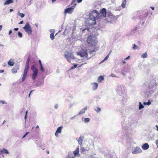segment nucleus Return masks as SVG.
<instances>
[{"mask_svg":"<svg viewBox=\"0 0 158 158\" xmlns=\"http://www.w3.org/2000/svg\"><path fill=\"white\" fill-rule=\"evenodd\" d=\"M99 13L96 10H93L89 14V23L94 25L96 23V20L99 18Z\"/></svg>","mask_w":158,"mask_h":158,"instance_id":"f257e3e1","label":"nucleus"},{"mask_svg":"<svg viewBox=\"0 0 158 158\" xmlns=\"http://www.w3.org/2000/svg\"><path fill=\"white\" fill-rule=\"evenodd\" d=\"M156 84H154L153 85L151 84L150 85L149 87H148L147 86L144 87V89H142L143 91L141 92V93L142 92L144 93L143 96L145 97H149L152 93H154L156 88Z\"/></svg>","mask_w":158,"mask_h":158,"instance_id":"f03ea898","label":"nucleus"},{"mask_svg":"<svg viewBox=\"0 0 158 158\" xmlns=\"http://www.w3.org/2000/svg\"><path fill=\"white\" fill-rule=\"evenodd\" d=\"M116 92L118 95L121 98H125L127 93V90L125 86L123 84L118 85L116 88Z\"/></svg>","mask_w":158,"mask_h":158,"instance_id":"7ed1b4c3","label":"nucleus"},{"mask_svg":"<svg viewBox=\"0 0 158 158\" xmlns=\"http://www.w3.org/2000/svg\"><path fill=\"white\" fill-rule=\"evenodd\" d=\"M97 49H95L90 51L88 54L86 50H81L79 52H77V54L85 58L87 60L89 59L93 55V52L96 51Z\"/></svg>","mask_w":158,"mask_h":158,"instance_id":"20e7f679","label":"nucleus"},{"mask_svg":"<svg viewBox=\"0 0 158 158\" xmlns=\"http://www.w3.org/2000/svg\"><path fill=\"white\" fill-rule=\"evenodd\" d=\"M87 42L89 44L92 45H96L97 43L96 38L94 37L89 36L87 39Z\"/></svg>","mask_w":158,"mask_h":158,"instance_id":"39448f33","label":"nucleus"},{"mask_svg":"<svg viewBox=\"0 0 158 158\" xmlns=\"http://www.w3.org/2000/svg\"><path fill=\"white\" fill-rule=\"evenodd\" d=\"M64 56L69 62H70L71 60L74 59V55L72 54L71 52H66Z\"/></svg>","mask_w":158,"mask_h":158,"instance_id":"423d86ee","label":"nucleus"},{"mask_svg":"<svg viewBox=\"0 0 158 158\" xmlns=\"http://www.w3.org/2000/svg\"><path fill=\"white\" fill-rule=\"evenodd\" d=\"M23 28L25 30V31L28 35H29L31 34L32 32V28L29 23H27L24 27H23Z\"/></svg>","mask_w":158,"mask_h":158,"instance_id":"0eeeda50","label":"nucleus"},{"mask_svg":"<svg viewBox=\"0 0 158 158\" xmlns=\"http://www.w3.org/2000/svg\"><path fill=\"white\" fill-rule=\"evenodd\" d=\"M131 70V67L129 66H126L124 67H123L121 69V73L124 75L125 73H128Z\"/></svg>","mask_w":158,"mask_h":158,"instance_id":"6e6552de","label":"nucleus"},{"mask_svg":"<svg viewBox=\"0 0 158 158\" xmlns=\"http://www.w3.org/2000/svg\"><path fill=\"white\" fill-rule=\"evenodd\" d=\"M76 5V3H74L73 6L66 9L64 10L65 13H72L73 12V10Z\"/></svg>","mask_w":158,"mask_h":158,"instance_id":"1a4fd4ad","label":"nucleus"},{"mask_svg":"<svg viewBox=\"0 0 158 158\" xmlns=\"http://www.w3.org/2000/svg\"><path fill=\"white\" fill-rule=\"evenodd\" d=\"M131 35H136L139 34L138 27H137L133 28L131 32Z\"/></svg>","mask_w":158,"mask_h":158,"instance_id":"9d476101","label":"nucleus"},{"mask_svg":"<svg viewBox=\"0 0 158 158\" xmlns=\"http://www.w3.org/2000/svg\"><path fill=\"white\" fill-rule=\"evenodd\" d=\"M141 149L139 147H136L132 149V153L133 154H136L140 153L142 152Z\"/></svg>","mask_w":158,"mask_h":158,"instance_id":"9b49d317","label":"nucleus"},{"mask_svg":"<svg viewBox=\"0 0 158 158\" xmlns=\"http://www.w3.org/2000/svg\"><path fill=\"white\" fill-rule=\"evenodd\" d=\"M106 9L105 8H103L101 10V14L103 17H105L106 16Z\"/></svg>","mask_w":158,"mask_h":158,"instance_id":"f8f14e48","label":"nucleus"},{"mask_svg":"<svg viewBox=\"0 0 158 158\" xmlns=\"http://www.w3.org/2000/svg\"><path fill=\"white\" fill-rule=\"evenodd\" d=\"M149 147V145L148 143H144L142 146V148L144 150L148 149Z\"/></svg>","mask_w":158,"mask_h":158,"instance_id":"ddd939ff","label":"nucleus"},{"mask_svg":"<svg viewBox=\"0 0 158 158\" xmlns=\"http://www.w3.org/2000/svg\"><path fill=\"white\" fill-rule=\"evenodd\" d=\"M87 110V107H85L84 109H82L79 112V113L77 114V115H80L81 114H83L85 112V110Z\"/></svg>","mask_w":158,"mask_h":158,"instance_id":"4468645a","label":"nucleus"},{"mask_svg":"<svg viewBox=\"0 0 158 158\" xmlns=\"http://www.w3.org/2000/svg\"><path fill=\"white\" fill-rule=\"evenodd\" d=\"M84 139V137L83 136H81L79 138V139L78 140H77V141L78 142L79 144L80 145H81L82 143V142Z\"/></svg>","mask_w":158,"mask_h":158,"instance_id":"2eb2a0df","label":"nucleus"},{"mask_svg":"<svg viewBox=\"0 0 158 158\" xmlns=\"http://www.w3.org/2000/svg\"><path fill=\"white\" fill-rule=\"evenodd\" d=\"M14 64V60L12 59L10 60L8 62V64L11 66H13Z\"/></svg>","mask_w":158,"mask_h":158,"instance_id":"dca6fc26","label":"nucleus"},{"mask_svg":"<svg viewBox=\"0 0 158 158\" xmlns=\"http://www.w3.org/2000/svg\"><path fill=\"white\" fill-rule=\"evenodd\" d=\"M14 2V1L13 0H7L4 3V5L10 4L11 3H12Z\"/></svg>","mask_w":158,"mask_h":158,"instance_id":"f3484780","label":"nucleus"},{"mask_svg":"<svg viewBox=\"0 0 158 158\" xmlns=\"http://www.w3.org/2000/svg\"><path fill=\"white\" fill-rule=\"evenodd\" d=\"M107 19L108 20V22L111 23L113 20L114 19L113 16L110 15L109 17L107 16Z\"/></svg>","mask_w":158,"mask_h":158,"instance_id":"a211bd4d","label":"nucleus"},{"mask_svg":"<svg viewBox=\"0 0 158 158\" xmlns=\"http://www.w3.org/2000/svg\"><path fill=\"white\" fill-rule=\"evenodd\" d=\"M19 67H15L11 70L12 72L13 73H17V71Z\"/></svg>","mask_w":158,"mask_h":158,"instance_id":"6ab92c4d","label":"nucleus"},{"mask_svg":"<svg viewBox=\"0 0 158 158\" xmlns=\"http://www.w3.org/2000/svg\"><path fill=\"white\" fill-rule=\"evenodd\" d=\"M104 79V78L103 76H99L98 78V82H101L102 81H103Z\"/></svg>","mask_w":158,"mask_h":158,"instance_id":"aec40b11","label":"nucleus"},{"mask_svg":"<svg viewBox=\"0 0 158 158\" xmlns=\"http://www.w3.org/2000/svg\"><path fill=\"white\" fill-rule=\"evenodd\" d=\"M98 84L97 83H93V89L94 90L96 89L98 87Z\"/></svg>","mask_w":158,"mask_h":158,"instance_id":"412c9836","label":"nucleus"},{"mask_svg":"<svg viewBox=\"0 0 158 158\" xmlns=\"http://www.w3.org/2000/svg\"><path fill=\"white\" fill-rule=\"evenodd\" d=\"M79 148L78 147L76 151L73 152V153L75 156H77L78 154H79Z\"/></svg>","mask_w":158,"mask_h":158,"instance_id":"4be33fe9","label":"nucleus"},{"mask_svg":"<svg viewBox=\"0 0 158 158\" xmlns=\"http://www.w3.org/2000/svg\"><path fill=\"white\" fill-rule=\"evenodd\" d=\"M126 0H124L123 2L121 4V6L123 8H124L126 7Z\"/></svg>","mask_w":158,"mask_h":158,"instance_id":"5701e85b","label":"nucleus"},{"mask_svg":"<svg viewBox=\"0 0 158 158\" xmlns=\"http://www.w3.org/2000/svg\"><path fill=\"white\" fill-rule=\"evenodd\" d=\"M29 67H25V68L24 70V73H23V75H27L28 70Z\"/></svg>","mask_w":158,"mask_h":158,"instance_id":"b1692460","label":"nucleus"},{"mask_svg":"<svg viewBox=\"0 0 158 158\" xmlns=\"http://www.w3.org/2000/svg\"><path fill=\"white\" fill-rule=\"evenodd\" d=\"M1 152L2 153H5V154H9V152L8 151V150L6 149H2V150L1 151Z\"/></svg>","mask_w":158,"mask_h":158,"instance_id":"393cba45","label":"nucleus"},{"mask_svg":"<svg viewBox=\"0 0 158 158\" xmlns=\"http://www.w3.org/2000/svg\"><path fill=\"white\" fill-rule=\"evenodd\" d=\"M62 127L61 126V127H58L56 131V132H57L58 133H61V130H62Z\"/></svg>","mask_w":158,"mask_h":158,"instance_id":"a878e982","label":"nucleus"},{"mask_svg":"<svg viewBox=\"0 0 158 158\" xmlns=\"http://www.w3.org/2000/svg\"><path fill=\"white\" fill-rule=\"evenodd\" d=\"M30 60V57H28L27 59V61L26 63V67H29V63Z\"/></svg>","mask_w":158,"mask_h":158,"instance_id":"bb28decb","label":"nucleus"},{"mask_svg":"<svg viewBox=\"0 0 158 158\" xmlns=\"http://www.w3.org/2000/svg\"><path fill=\"white\" fill-rule=\"evenodd\" d=\"M148 57V55L146 52L144 53L141 55V57L145 58Z\"/></svg>","mask_w":158,"mask_h":158,"instance_id":"cd10ccee","label":"nucleus"},{"mask_svg":"<svg viewBox=\"0 0 158 158\" xmlns=\"http://www.w3.org/2000/svg\"><path fill=\"white\" fill-rule=\"evenodd\" d=\"M111 53V51L110 52V53H109V54L107 55L105 57V58L103 60L102 62H101V63H102L104 61H105L106 60H107V59L108 58H109V54Z\"/></svg>","mask_w":158,"mask_h":158,"instance_id":"c85d7f7f","label":"nucleus"},{"mask_svg":"<svg viewBox=\"0 0 158 158\" xmlns=\"http://www.w3.org/2000/svg\"><path fill=\"white\" fill-rule=\"evenodd\" d=\"M144 107L143 105L141 103V102H139V110H141Z\"/></svg>","mask_w":158,"mask_h":158,"instance_id":"c756f323","label":"nucleus"},{"mask_svg":"<svg viewBox=\"0 0 158 158\" xmlns=\"http://www.w3.org/2000/svg\"><path fill=\"white\" fill-rule=\"evenodd\" d=\"M133 48L134 50L139 49V47L138 46H136L135 44L133 45Z\"/></svg>","mask_w":158,"mask_h":158,"instance_id":"7c9ffc66","label":"nucleus"},{"mask_svg":"<svg viewBox=\"0 0 158 158\" xmlns=\"http://www.w3.org/2000/svg\"><path fill=\"white\" fill-rule=\"evenodd\" d=\"M50 39L52 40H53L54 39V34L53 33H51L50 34Z\"/></svg>","mask_w":158,"mask_h":158,"instance_id":"2f4dec72","label":"nucleus"},{"mask_svg":"<svg viewBox=\"0 0 158 158\" xmlns=\"http://www.w3.org/2000/svg\"><path fill=\"white\" fill-rule=\"evenodd\" d=\"M31 68L33 71H35V70H38L34 65H32Z\"/></svg>","mask_w":158,"mask_h":158,"instance_id":"473e14b6","label":"nucleus"},{"mask_svg":"<svg viewBox=\"0 0 158 158\" xmlns=\"http://www.w3.org/2000/svg\"><path fill=\"white\" fill-rule=\"evenodd\" d=\"M95 110L97 112L99 113V112L101 110V109L99 107H97L96 108V109H95Z\"/></svg>","mask_w":158,"mask_h":158,"instance_id":"72a5a7b5","label":"nucleus"},{"mask_svg":"<svg viewBox=\"0 0 158 158\" xmlns=\"http://www.w3.org/2000/svg\"><path fill=\"white\" fill-rule=\"evenodd\" d=\"M43 85H44V81H41L39 82L38 86H40V87L42 86Z\"/></svg>","mask_w":158,"mask_h":158,"instance_id":"f704fd0d","label":"nucleus"},{"mask_svg":"<svg viewBox=\"0 0 158 158\" xmlns=\"http://www.w3.org/2000/svg\"><path fill=\"white\" fill-rule=\"evenodd\" d=\"M151 104V102L150 101V100H149L147 102H143V104H144V105H149Z\"/></svg>","mask_w":158,"mask_h":158,"instance_id":"c9c22d12","label":"nucleus"},{"mask_svg":"<svg viewBox=\"0 0 158 158\" xmlns=\"http://www.w3.org/2000/svg\"><path fill=\"white\" fill-rule=\"evenodd\" d=\"M40 70L42 72H44V69L43 66V65L40 66Z\"/></svg>","mask_w":158,"mask_h":158,"instance_id":"e433bc0d","label":"nucleus"},{"mask_svg":"<svg viewBox=\"0 0 158 158\" xmlns=\"http://www.w3.org/2000/svg\"><path fill=\"white\" fill-rule=\"evenodd\" d=\"M18 36H19V37L20 38H21L23 36V35H22V33L21 32H19V31L18 32Z\"/></svg>","mask_w":158,"mask_h":158,"instance_id":"4c0bfd02","label":"nucleus"},{"mask_svg":"<svg viewBox=\"0 0 158 158\" xmlns=\"http://www.w3.org/2000/svg\"><path fill=\"white\" fill-rule=\"evenodd\" d=\"M19 15L21 17V18H23L25 16V15L24 14L22 13H20L19 12H18Z\"/></svg>","mask_w":158,"mask_h":158,"instance_id":"58836bf2","label":"nucleus"},{"mask_svg":"<svg viewBox=\"0 0 158 158\" xmlns=\"http://www.w3.org/2000/svg\"><path fill=\"white\" fill-rule=\"evenodd\" d=\"M89 118H86L84 119V122L85 123H87L89 122Z\"/></svg>","mask_w":158,"mask_h":158,"instance_id":"ea45409f","label":"nucleus"},{"mask_svg":"<svg viewBox=\"0 0 158 158\" xmlns=\"http://www.w3.org/2000/svg\"><path fill=\"white\" fill-rule=\"evenodd\" d=\"M33 72V74L34 75H37L38 74V70H35V71H34Z\"/></svg>","mask_w":158,"mask_h":158,"instance_id":"a19ab883","label":"nucleus"},{"mask_svg":"<svg viewBox=\"0 0 158 158\" xmlns=\"http://www.w3.org/2000/svg\"><path fill=\"white\" fill-rule=\"evenodd\" d=\"M37 76V75H34V74H32V79L33 80H35V79L36 78V76Z\"/></svg>","mask_w":158,"mask_h":158,"instance_id":"79ce46f5","label":"nucleus"},{"mask_svg":"<svg viewBox=\"0 0 158 158\" xmlns=\"http://www.w3.org/2000/svg\"><path fill=\"white\" fill-rule=\"evenodd\" d=\"M26 76L27 75H24L23 74V77L22 78V81H24V80H25V78H26Z\"/></svg>","mask_w":158,"mask_h":158,"instance_id":"37998d69","label":"nucleus"},{"mask_svg":"<svg viewBox=\"0 0 158 158\" xmlns=\"http://www.w3.org/2000/svg\"><path fill=\"white\" fill-rule=\"evenodd\" d=\"M49 31L51 33L54 34L55 30L53 29H51L49 30Z\"/></svg>","mask_w":158,"mask_h":158,"instance_id":"c03bdc74","label":"nucleus"},{"mask_svg":"<svg viewBox=\"0 0 158 158\" xmlns=\"http://www.w3.org/2000/svg\"><path fill=\"white\" fill-rule=\"evenodd\" d=\"M28 133H29L28 132H26L25 133V134L23 136L22 138H25L28 134Z\"/></svg>","mask_w":158,"mask_h":158,"instance_id":"a18cd8bd","label":"nucleus"},{"mask_svg":"<svg viewBox=\"0 0 158 158\" xmlns=\"http://www.w3.org/2000/svg\"><path fill=\"white\" fill-rule=\"evenodd\" d=\"M39 64H40V66H41V65H42V64L41 63V60H39Z\"/></svg>","mask_w":158,"mask_h":158,"instance_id":"49530a36","label":"nucleus"},{"mask_svg":"<svg viewBox=\"0 0 158 158\" xmlns=\"http://www.w3.org/2000/svg\"><path fill=\"white\" fill-rule=\"evenodd\" d=\"M110 76L112 77H116V76L113 74L112 73L110 75Z\"/></svg>","mask_w":158,"mask_h":158,"instance_id":"de8ad7c7","label":"nucleus"},{"mask_svg":"<svg viewBox=\"0 0 158 158\" xmlns=\"http://www.w3.org/2000/svg\"><path fill=\"white\" fill-rule=\"evenodd\" d=\"M2 66L5 67L6 66V63H4L2 64Z\"/></svg>","mask_w":158,"mask_h":158,"instance_id":"09e8293b","label":"nucleus"},{"mask_svg":"<svg viewBox=\"0 0 158 158\" xmlns=\"http://www.w3.org/2000/svg\"><path fill=\"white\" fill-rule=\"evenodd\" d=\"M12 30H10L9 31V35H10L12 33Z\"/></svg>","mask_w":158,"mask_h":158,"instance_id":"8fccbe9b","label":"nucleus"},{"mask_svg":"<svg viewBox=\"0 0 158 158\" xmlns=\"http://www.w3.org/2000/svg\"><path fill=\"white\" fill-rule=\"evenodd\" d=\"M76 115H75V116H73V117H72L70 118V119L71 120H73V119H74V118H75V117H76Z\"/></svg>","mask_w":158,"mask_h":158,"instance_id":"3c124183","label":"nucleus"},{"mask_svg":"<svg viewBox=\"0 0 158 158\" xmlns=\"http://www.w3.org/2000/svg\"><path fill=\"white\" fill-rule=\"evenodd\" d=\"M58 107V105L57 104H56V105L55 106H54V107L55 109H57V108Z\"/></svg>","mask_w":158,"mask_h":158,"instance_id":"603ef678","label":"nucleus"},{"mask_svg":"<svg viewBox=\"0 0 158 158\" xmlns=\"http://www.w3.org/2000/svg\"><path fill=\"white\" fill-rule=\"evenodd\" d=\"M76 1V0H73L72 1V2H71V4L72 5Z\"/></svg>","mask_w":158,"mask_h":158,"instance_id":"864d4df0","label":"nucleus"},{"mask_svg":"<svg viewBox=\"0 0 158 158\" xmlns=\"http://www.w3.org/2000/svg\"><path fill=\"white\" fill-rule=\"evenodd\" d=\"M0 103H2V104L5 103V102L3 101H0Z\"/></svg>","mask_w":158,"mask_h":158,"instance_id":"5fc2aeb1","label":"nucleus"},{"mask_svg":"<svg viewBox=\"0 0 158 158\" xmlns=\"http://www.w3.org/2000/svg\"><path fill=\"white\" fill-rule=\"evenodd\" d=\"M156 144L157 146L158 147V139L156 141Z\"/></svg>","mask_w":158,"mask_h":158,"instance_id":"6e6d98bb","label":"nucleus"},{"mask_svg":"<svg viewBox=\"0 0 158 158\" xmlns=\"http://www.w3.org/2000/svg\"><path fill=\"white\" fill-rule=\"evenodd\" d=\"M77 64H75L73 65V68H76L77 67Z\"/></svg>","mask_w":158,"mask_h":158,"instance_id":"4d7b16f0","label":"nucleus"},{"mask_svg":"<svg viewBox=\"0 0 158 158\" xmlns=\"http://www.w3.org/2000/svg\"><path fill=\"white\" fill-rule=\"evenodd\" d=\"M4 72V70H0V73H2Z\"/></svg>","mask_w":158,"mask_h":158,"instance_id":"13d9d810","label":"nucleus"},{"mask_svg":"<svg viewBox=\"0 0 158 158\" xmlns=\"http://www.w3.org/2000/svg\"><path fill=\"white\" fill-rule=\"evenodd\" d=\"M82 0H77V2L78 3H80L82 1Z\"/></svg>","mask_w":158,"mask_h":158,"instance_id":"bf43d9fd","label":"nucleus"},{"mask_svg":"<svg viewBox=\"0 0 158 158\" xmlns=\"http://www.w3.org/2000/svg\"><path fill=\"white\" fill-rule=\"evenodd\" d=\"M23 21H20L19 23V24H22L23 23Z\"/></svg>","mask_w":158,"mask_h":158,"instance_id":"052dcab7","label":"nucleus"},{"mask_svg":"<svg viewBox=\"0 0 158 158\" xmlns=\"http://www.w3.org/2000/svg\"><path fill=\"white\" fill-rule=\"evenodd\" d=\"M18 30H19L18 28H15L14 29V30H15V31H17Z\"/></svg>","mask_w":158,"mask_h":158,"instance_id":"680f3d73","label":"nucleus"},{"mask_svg":"<svg viewBox=\"0 0 158 158\" xmlns=\"http://www.w3.org/2000/svg\"><path fill=\"white\" fill-rule=\"evenodd\" d=\"M27 118V115H26V114H25V115L24 116V119H25V121H26ZM25 123H26V121L25 122Z\"/></svg>","mask_w":158,"mask_h":158,"instance_id":"e2e57ef3","label":"nucleus"},{"mask_svg":"<svg viewBox=\"0 0 158 158\" xmlns=\"http://www.w3.org/2000/svg\"><path fill=\"white\" fill-rule=\"evenodd\" d=\"M57 133V132H56H56H55V136H58V133Z\"/></svg>","mask_w":158,"mask_h":158,"instance_id":"0e129e2a","label":"nucleus"},{"mask_svg":"<svg viewBox=\"0 0 158 158\" xmlns=\"http://www.w3.org/2000/svg\"><path fill=\"white\" fill-rule=\"evenodd\" d=\"M82 150L83 151H85L86 150V149L85 148H82Z\"/></svg>","mask_w":158,"mask_h":158,"instance_id":"69168bd1","label":"nucleus"},{"mask_svg":"<svg viewBox=\"0 0 158 158\" xmlns=\"http://www.w3.org/2000/svg\"><path fill=\"white\" fill-rule=\"evenodd\" d=\"M130 58V56H128L125 59L127 60Z\"/></svg>","mask_w":158,"mask_h":158,"instance_id":"338daca9","label":"nucleus"},{"mask_svg":"<svg viewBox=\"0 0 158 158\" xmlns=\"http://www.w3.org/2000/svg\"><path fill=\"white\" fill-rule=\"evenodd\" d=\"M156 130L158 131V126L157 125H156Z\"/></svg>","mask_w":158,"mask_h":158,"instance_id":"774afa93","label":"nucleus"}]
</instances>
